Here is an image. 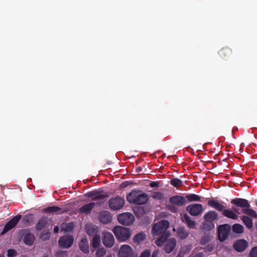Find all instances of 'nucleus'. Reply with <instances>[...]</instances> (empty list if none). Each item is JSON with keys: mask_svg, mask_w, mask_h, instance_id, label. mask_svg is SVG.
<instances>
[{"mask_svg": "<svg viewBox=\"0 0 257 257\" xmlns=\"http://www.w3.org/2000/svg\"><path fill=\"white\" fill-rule=\"evenodd\" d=\"M169 225V223L168 221L165 220H161L154 225L152 230L153 236L161 235V236L156 241V243L158 246H162L166 238L168 237L165 232Z\"/></svg>", "mask_w": 257, "mask_h": 257, "instance_id": "f257e3e1", "label": "nucleus"}, {"mask_svg": "<svg viewBox=\"0 0 257 257\" xmlns=\"http://www.w3.org/2000/svg\"><path fill=\"white\" fill-rule=\"evenodd\" d=\"M112 231L116 238L120 241H126L132 234L129 229L119 226L114 227Z\"/></svg>", "mask_w": 257, "mask_h": 257, "instance_id": "f03ea898", "label": "nucleus"}, {"mask_svg": "<svg viewBox=\"0 0 257 257\" xmlns=\"http://www.w3.org/2000/svg\"><path fill=\"white\" fill-rule=\"evenodd\" d=\"M218 215L215 211H211L207 212L204 216V228L210 230L214 227L213 222L217 220Z\"/></svg>", "mask_w": 257, "mask_h": 257, "instance_id": "7ed1b4c3", "label": "nucleus"}, {"mask_svg": "<svg viewBox=\"0 0 257 257\" xmlns=\"http://www.w3.org/2000/svg\"><path fill=\"white\" fill-rule=\"evenodd\" d=\"M137 254L133 248L127 244L122 245L118 251L117 257H137Z\"/></svg>", "mask_w": 257, "mask_h": 257, "instance_id": "20e7f679", "label": "nucleus"}, {"mask_svg": "<svg viewBox=\"0 0 257 257\" xmlns=\"http://www.w3.org/2000/svg\"><path fill=\"white\" fill-rule=\"evenodd\" d=\"M118 222L124 225L132 224L134 220V215L130 213H123L119 215L117 217Z\"/></svg>", "mask_w": 257, "mask_h": 257, "instance_id": "39448f33", "label": "nucleus"}, {"mask_svg": "<svg viewBox=\"0 0 257 257\" xmlns=\"http://www.w3.org/2000/svg\"><path fill=\"white\" fill-rule=\"evenodd\" d=\"M230 226L228 224L220 225L218 228V236L221 241L225 240L230 232Z\"/></svg>", "mask_w": 257, "mask_h": 257, "instance_id": "423d86ee", "label": "nucleus"}, {"mask_svg": "<svg viewBox=\"0 0 257 257\" xmlns=\"http://www.w3.org/2000/svg\"><path fill=\"white\" fill-rule=\"evenodd\" d=\"M124 204V200L120 197L111 199L109 201V207L114 210L120 209Z\"/></svg>", "mask_w": 257, "mask_h": 257, "instance_id": "0eeeda50", "label": "nucleus"}, {"mask_svg": "<svg viewBox=\"0 0 257 257\" xmlns=\"http://www.w3.org/2000/svg\"><path fill=\"white\" fill-rule=\"evenodd\" d=\"M203 206L199 204H192L186 207V210L192 216L201 214L203 211Z\"/></svg>", "mask_w": 257, "mask_h": 257, "instance_id": "6e6552de", "label": "nucleus"}, {"mask_svg": "<svg viewBox=\"0 0 257 257\" xmlns=\"http://www.w3.org/2000/svg\"><path fill=\"white\" fill-rule=\"evenodd\" d=\"M102 242L107 247H112L114 243V238L113 235L108 232L103 233Z\"/></svg>", "mask_w": 257, "mask_h": 257, "instance_id": "1a4fd4ad", "label": "nucleus"}, {"mask_svg": "<svg viewBox=\"0 0 257 257\" xmlns=\"http://www.w3.org/2000/svg\"><path fill=\"white\" fill-rule=\"evenodd\" d=\"M73 238L71 236H65L60 238L59 241V245L63 248H68L73 243Z\"/></svg>", "mask_w": 257, "mask_h": 257, "instance_id": "9d476101", "label": "nucleus"}, {"mask_svg": "<svg viewBox=\"0 0 257 257\" xmlns=\"http://www.w3.org/2000/svg\"><path fill=\"white\" fill-rule=\"evenodd\" d=\"M21 218V215H18L14 217H13L10 221H9L6 225H5V227L4 228V230L3 232H2V234H4L7 232L8 231L10 230L12 228H13L19 222L20 219Z\"/></svg>", "mask_w": 257, "mask_h": 257, "instance_id": "9b49d317", "label": "nucleus"}, {"mask_svg": "<svg viewBox=\"0 0 257 257\" xmlns=\"http://www.w3.org/2000/svg\"><path fill=\"white\" fill-rule=\"evenodd\" d=\"M166 238L164 243L165 242V251L167 253H171L175 248L176 245V239L174 238L167 239Z\"/></svg>", "mask_w": 257, "mask_h": 257, "instance_id": "f8f14e48", "label": "nucleus"}, {"mask_svg": "<svg viewBox=\"0 0 257 257\" xmlns=\"http://www.w3.org/2000/svg\"><path fill=\"white\" fill-rule=\"evenodd\" d=\"M222 213L223 215L226 217L236 220L238 218V215L240 213L237 209H233V210L230 209H224L223 210Z\"/></svg>", "mask_w": 257, "mask_h": 257, "instance_id": "ddd939ff", "label": "nucleus"}, {"mask_svg": "<svg viewBox=\"0 0 257 257\" xmlns=\"http://www.w3.org/2000/svg\"><path fill=\"white\" fill-rule=\"evenodd\" d=\"M231 203L243 209L250 207V205L248 201L244 199L235 198L232 200Z\"/></svg>", "mask_w": 257, "mask_h": 257, "instance_id": "4468645a", "label": "nucleus"}, {"mask_svg": "<svg viewBox=\"0 0 257 257\" xmlns=\"http://www.w3.org/2000/svg\"><path fill=\"white\" fill-rule=\"evenodd\" d=\"M248 243L244 239H239L237 240L234 244V249L239 252L243 251L247 246Z\"/></svg>", "mask_w": 257, "mask_h": 257, "instance_id": "2eb2a0df", "label": "nucleus"}, {"mask_svg": "<svg viewBox=\"0 0 257 257\" xmlns=\"http://www.w3.org/2000/svg\"><path fill=\"white\" fill-rule=\"evenodd\" d=\"M170 202L174 205L182 206L186 203V199L182 196H175L170 199Z\"/></svg>", "mask_w": 257, "mask_h": 257, "instance_id": "dca6fc26", "label": "nucleus"}, {"mask_svg": "<svg viewBox=\"0 0 257 257\" xmlns=\"http://www.w3.org/2000/svg\"><path fill=\"white\" fill-rule=\"evenodd\" d=\"M99 219L102 223H107L111 221V217L109 212L107 211H103L100 213Z\"/></svg>", "mask_w": 257, "mask_h": 257, "instance_id": "f3484780", "label": "nucleus"}, {"mask_svg": "<svg viewBox=\"0 0 257 257\" xmlns=\"http://www.w3.org/2000/svg\"><path fill=\"white\" fill-rule=\"evenodd\" d=\"M208 204L218 211H223L225 208L222 204L219 203L217 201L214 200L208 201Z\"/></svg>", "mask_w": 257, "mask_h": 257, "instance_id": "a211bd4d", "label": "nucleus"}, {"mask_svg": "<svg viewBox=\"0 0 257 257\" xmlns=\"http://www.w3.org/2000/svg\"><path fill=\"white\" fill-rule=\"evenodd\" d=\"M148 197L146 194L145 193H141L139 192L138 196L137 197V199L134 203L138 204H145L148 201Z\"/></svg>", "mask_w": 257, "mask_h": 257, "instance_id": "6ab92c4d", "label": "nucleus"}, {"mask_svg": "<svg viewBox=\"0 0 257 257\" xmlns=\"http://www.w3.org/2000/svg\"><path fill=\"white\" fill-rule=\"evenodd\" d=\"M80 249L84 253L89 251V245L87 239L86 238H83L79 244Z\"/></svg>", "mask_w": 257, "mask_h": 257, "instance_id": "aec40b11", "label": "nucleus"}, {"mask_svg": "<svg viewBox=\"0 0 257 257\" xmlns=\"http://www.w3.org/2000/svg\"><path fill=\"white\" fill-rule=\"evenodd\" d=\"M94 203H90L81 207L79 209V211L83 213H88L94 207Z\"/></svg>", "mask_w": 257, "mask_h": 257, "instance_id": "412c9836", "label": "nucleus"}, {"mask_svg": "<svg viewBox=\"0 0 257 257\" xmlns=\"http://www.w3.org/2000/svg\"><path fill=\"white\" fill-rule=\"evenodd\" d=\"M182 220L183 222L186 223L188 226L190 228H194L196 226L195 221L191 220L190 217L186 214H185L182 217Z\"/></svg>", "mask_w": 257, "mask_h": 257, "instance_id": "4be33fe9", "label": "nucleus"}, {"mask_svg": "<svg viewBox=\"0 0 257 257\" xmlns=\"http://www.w3.org/2000/svg\"><path fill=\"white\" fill-rule=\"evenodd\" d=\"M139 194V192L136 191H133L131 192L127 196V200L128 202L131 203H133L136 201L137 199V197Z\"/></svg>", "mask_w": 257, "mask_h": 257, "instance_id": "5701e85b", "label": "nucleus"}, {"mask_svg": "<svg viewBox=\"0 0 257 257\" xmlns=\"http://www.w3.org/2000/svg\"><path fill=\"white\" fill-rule=\"evenodd\" d=\"M191 249V246L187 245L183 246L179 251L177 257H183L185 254H187Z\"/></svg>", "mask_w": 257, "mask_h": 257, "instance_id": "b1692460", "label": "nucleus"}, {"mask_svg": "<svg viewBox=\"0 0 257 257\" xmlns=\"http://www.w3.org/2000/svg\"><path fill=\"white\" fill-rule=\"evenodd\" d=\"M241 220L248 229L252 228L253 226V223L252 220L250 218L246 216H243L241 217Z\"/></svg>", "mask_w": 257, "mask_h": 257, "instance_id": "393cba45", "label": "nucleus"}, {"mask_svg": "<svg viewBox=\"0 0 257 257\" xmlns=\"http://www.w3.org/2000/svg\"><path fill=\"white\" fill-rule=\"evenodd\" d=\"M74 227L73 223L70 222L69 223H64L61 225L62 230L66 232L71 231Z\"/></svg>", "mask_w": 257, "mask_h": 257, "instance_id": "a878e982", "label": "nucleus"}, {"mask_svg": "<svg viewBox=\"0 0 257 257\" xmlns=\"http://www.w3.org/2000/svg\"><path fill=\"white\" fill-rule=\"evenodd\" d=\"M34 240V236L33 234H26L24 238V242L29 245H31L33 244Z\"/></svg>", "mask_w": 257, "mask_h": 257, "instance_id": "bb28decb", "label": "nucleus"}, {"mask_svg": "<svg viewBox=\"0 0 257 257\" xmlns=\"http://www.w3.org/2000/svg\"><path fill=\"white\" fill-rule=\"evenodd\" d=\"M232 230L235 233H242L244 231V227L240 224H234L232 226Z\"/></svg>", "mask_w": 257, "mask_h": 257, "instance_id": "cd10ccee", "label": "nucleus"}, {"mask_svg": "<svg viewBox=\"0 0 257 257\" xmlns=\"http://www.w3.org/2000/svg\"><path fill=\"white\" fill-rule=\"evenodd\" d=\"M146 238V235L142 232L139 233L134 237V241L137 243H139L141 242L144 241Z\"/></svg>", "mask_w": 257, "mask_h": 257, "instance_id": "c85d7f7f", "label": "nucleus"}, {"mask_svg": "<svg viewBox=\"0 0 257 257\" xmlns=\"http://www.w3.org/2000/svg\"><path fill=\"white\" fill-rule=\"evenodd\" d=\"M243 212L251 217L254 218H257L256 213L252 209L249 208V207L243 209Z\"/></svg>", "mask_w": 257, "mask_h": 257, "instance_id": "c756f323", "label": "nucleus"}, {"mask_svg": "<svg viewBox=\"0 0 257 257\" xmlns=\"http://www.w3.org/2000/svg\"><path fill=\"white\" fill-rule=\"evenodd\" d=\"M177 234L179 237L181 239L186 238L188 235V233L183 228H179L177 230Z\"/></svg>", "mask_w": 257, "mask_h": 257, "instance_id": "7c9ffc66", "label": "nucleus"}, {"mask_svg": "<svg viewBox=\"0 0 257 257\" xmlns=\"http://www.w3.org/2000/svg\"><path fill=\"white\" fill-rule=\"evenodd\" d=\"M100 243V237L98 235H95L94 236L92 241V245L93 247L96 248L97 247Z\"/></svg>", "mask_w": 257, "mask_h": 257, "instance_id": "2f4dec72", "label": "nucleus"}, {"mask_svg": "<svg viewBox=\"0 0 257 257\" xmlns=\"http://www.w3.org/2000/svg\"><path fill=\"white\" fill-rule=\"evenodd\" d=\"M171 184L175 187H179L182 185V181L178 178H174L171 180Z\"/></svg>", "mask_w": 257, "mask_h": 257, "instance_id": "473e14b6", "label": "nucleus"}, {"mask_svg": "<svg viewBox=\"0 0 257 257\" xmlns=\"http://www.w3.org/2000/svg\"><path fill=\"white\" fill-rule=\"evenodd\" d=\"M186 198L189 201H198L200 200V197L195 194H189L186 196Z\"/></svg>", "mask_w": 257, "mask_h": 257, "instance_id": "72a5a7b5", "label": "nucleus"}, {"mask_svg": "<svg viewBox=\"0 0 257 257\" xmlns=\"http://www.w3.org/2000/svg\"><path fill=\"white\" fill-rule=\"evenodd\" d=\"M61 210V209L56 206H52L45 209V211L48 213H57Z\"/></svg>", "mask_w": 257, "mask_h": 257, "instance_id": "f704fd0d", "label": "nucleus"}, {"mask_svg": "<svg viewBox=\"0 0 257 257\" xmlns=\"http://www.w3.org/2000/svg\"><path fill=\"white\" fill-rule=\"evenodd\" d=\"M151 197L155 199L161 200L163 198V194L159 192H154L152 195Z\"/></svg>", "mask_w": 257, "mask_h": 257, "instance_id": "c9c22d12", "label": "nucleus"}, {"mask_svg": "<svg viewBox=\"0 0 257 257\" xmlns=\"http://www.w3.org/2000/svg\"><path fill=\"white\" fill-rule=\"evenodd\" d=\"M46 220L45 219H41L38 223L37 224L36 228L38 230H41L43 229L46 224Z\"/></svg>", "mask_w": 257, "mask_h": 257, "instance_id": "e433bc0d", "label": "nucleus"}, {"mask_svg": "<svg viewBox=\"0 0 257 257\" xmlns=\"http://www.w3.org/2000/svg\"><path fill=\"white\" fill-rule=\"evenodd\" d=\"M106 250L103 248L98 249L96 252V256L97 257H102L105 254Z\"/></svg>", "mask_w": 257, "mask_h": 257, "instance_id": "4c0bfd02", "label": "nucleus"}, {"mask_svg": "<svg viewBox=\"0 0 257 257\" xmlns=\"http://www.w3.org/2000/svg\"><path fill=\"white\" fill-rule=\"evenodd\" d=\"M248 256L249 257H257V246L251 248Z\"/></svg>", "mask_w": 257, "mask_h": 257, "instance_id": "58836bf2", "label": "nucleus"}, {"mask_svg": "<svg viewBox=\"0 0 257 257\" xmlns=\"http://www.w3.org/2000/svg\"><path fill=\"white\" fill-rule=\"evenodd\" d=\"M151 252L150 249H145L142 252L140 257H150Z\"/></svg>", "mask_w": 257, "mask_h": 257, "instance_id": "ea45409f", "label": "nucleus"}, {"mask_svg": "<svg viewBox=\"0 0 257 257\" xmlns=\"http://www.w3.org/2000/svg\"><path fill=\"white\" fill-rule=\"evenodd\" d=\"M17 254V252L16 250L13 249H9L8 250L7 255L9 257H14Z\"/></svg>", "mask_w": 257, "mask_h": 257, "instance_id": "a19ab883", "label": "nucleus"}, {"mask_svg": "<svg viewBox=\"0 0 257 257\" xmlns=\"http://www.w3.org/2000/svg\"><path fill=\"white\" fill-rule=\"evenodd\" d=\"M159 253V250L156 249L153 251L151 257H159L158 256Z\"/></svg>", "mask_w": 257, "mask_h": 257, "instance_id": "79ce46f5", "label": "nucleus"}, {"mask_svg": "<svg viewBox=\"0 0 257 257\" xmlns=\"http://www.w3.org/2000/svg\"><path fill=\"white\" fill-rule=\"evenodd\" d=\"M150 186L152 187H157L158 183L156 182H152L150 183Z\"/></svg>", "mask_w": 257, "mask_h": 257, "instance_id": "37998d69", "label": "nucleus"}, {"mask_svg": "<svg viewBox=\"0 0 257 257\" xmlns=\"http://www.w3.org/2000/svg\"><path fill=\"white\" fill-rule=\"evenodd\" d=\"M190 257H203V254L202 253H198L193 256H191Z\"/></svg>", "mask_w": 257, "mask_h": 257, "instance_id": "c03bdc74", "label": "nucleus"}, {"mask_svg": "<svg viewBox=\"0 0 257 257\" xmlns=\"http://www.w3.org/2000/svg\"><path fill=\"white\" fill-rule=\"evenodd\" d=\"M54 231L55 233H58L59 231V227L58 226H55L54 229Z\"/></svg>", "mask_w": 257, "mask_h": 257, "instance_id": "a18cd8bd", "label": "nucleus"}, {"mask_svg": "<svg viewBox=\"0 0 257 257\" xmlns=\"http://www.w3.org/2000/svg\"><path fill=\"white\" fill-rule=\"evenodd\" d=\"M42 257H49V255H47V254H44L43 256Z\"/></svg>", "mask_w": 257, "mask_h": 257, "instance_id": "49530a36", "label": "nucleus"}, {"mask_svg": "<svg viewBox=\"0 0 257 257\" xmlns=\"http://www.w3.org/2000/svg\"><path fill=\"white\" fill-rule=\"evenodd\" d=\"M107 257H112L111 255H108Z\"/></svg>", "mask_w": 257, "mask_h": 257, "instance_id": "de8ad7c7", "label": "nucleus"}]
</instances>
